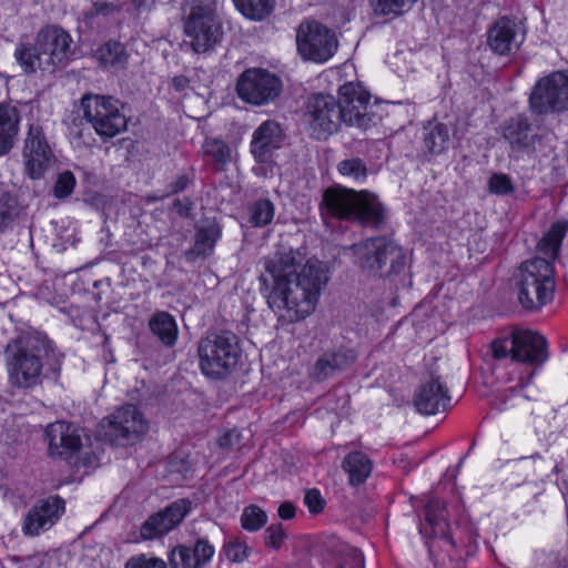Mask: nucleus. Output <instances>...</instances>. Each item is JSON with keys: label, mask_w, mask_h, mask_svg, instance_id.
<instances>
[{"label": "nucleus", "mask_w": 568, "mask_h": 568, "mask_svg": "<svg viewBox=\"0 0 568 568\" xmlns=\"http://www.w3.org/2000/svg\"><path fill=\"white\" fill-rule=\"evenodd\" d=\"M329 280L323 262L301 250L278 252L264 261L261 282L268 307L282 323H296L316 308Z\"/></svg>", "instance_id": "f257e3e1"}, {"label": "nucleus", "mask_w": 568, "mask_h": 568, "mask_svg": "<svg viewBox=\"0 0 568 568\" xmlns=\"http://www.w3.org/2000/svg\"><path fill=\"white\" fill-rule=\"evenodd\" d=\"M338 93V101L328 94H316L310 100L305 122L313 138L327 139L342 122L361 130L373 123L368 112L371 95L362 85L348 82L339 88Z\"/></svg>", "instance_id": "f03ea898"}, {"label": "nucleus", "mask_w": 568, "mask_h": 568, "mask_svg": "<svg viewBox=\"0 0 568 568\" xmlns=\"http://www.w3.org/2000/svg\"><path fill=\"white\" fill-rule=\"evenodd\" d=\"M567 226L555 223L538 243V252L545 257L523 262L514 274V292L519 305L530 312H538L548 305L556 291L555 267Z\"/></svg>", "instance_id": "7ed1b4c3"}, {"label": "nucleus", "mask_w": 568, "mask_h": 568, "mask_svg": "<svg viewBox=\"0 0 568 568\" xmlns=\"http://www.w3.org/2000/svg\"><path fill=\"white\" fill-rule=\"evenodd\" d=\"M55 356L52 342L37 332H26L6 346V369L12 387L30 389L41 383L43 361Z\"/></svg>", "instance_id": "20e7f679"}, {"label": "nucleus", "mask_w": 568, "mask_h": 568, "mask_svg": "<svg viewBox=\"0 0 568 568\" xmlns=\"http://www.w3.org/2000/svg\"><path fill=\"white\" fill-rule=\"evenodd\" d=\"M71 34L59 26L40 29L34 42L21 41L14 49V58L26 73L53 72L63 67L73 54Z\"/></svg>", "instance_id": "39448f33"}, {"label": "nucleus", "mask_w": 568, "mask_h": 568, "mask_svg": "<svg viewBox=\"0 0 568 568\" xmlns=\"http://www.w3.org/2000/svg\"><path fill=\"white\" fill-rule=\"evenodd\" d=\"M355 264L373 276L396 280L404 274L408 255L395 242L384 237L368 239L354 244Z\"/></svg>", "instance_id": "423d86ee"}, {"label": "nucleus", "mask_w": 568, "mask_h": 568, "mask_svg": "<svg viewBox=\"0 0 568 568\" xmlns=\"http://www.w3.org/2000/svg\"><path fill=\"white\" fill-rule=\"evenodd\" d=\"M323 201L328 214L341 220H356L364 225L377 226L384 221V209L377 197L366 191L328 189Z\"/></svg>", "instance_id": "0eeeda50"}, {"label": "nucleus", "mask_w": 568, "mask_h": 568, "mask_svg": "<svg viewBox=\"0 0 568 568\" xmlns=\"http://www.w3.org/2000/svg\"><path fill=\"white\" fill-rule=\"evenodd\" d=\"M240 354L236 335L232 333L212 334L199 343V367L204 376L222 379L234 371Z\"/></svg>", "instance_id": "6e6552de"}, {"label": "nucleus", "mask_w": 568, "mask_h": 568, "mask_svg": "<svg viewBox=\"0 0 568 568\" xmlns=\"http://www.w3.org/2000/svg\"><path fill=\"white\" fill-rule=\"evenodd\" d=\"M491 347L496 358L510 357L528 365H540L548 358L546 338L530 329H515L494 341Z\"/></svg>", "instance_id": "1a4fd4ad"}, {"label": "nucleus", "mask_w": 568, "mask_h": 568, "mask_svg": "<svg viewBox=\"0 0 568 568\" xmlns=\"http://www.w3.org/2000/svg\"><path fill=\"white\" fill-rule=\"evenodd\" d=\"M282 80L275 73L261 68L243 71L236 81L239 98L252 105H266L274 102L281 94Z\"/></svg>", "instance_id": "9d476101"}, {"label": "nucleus", "mask_w": 568, "mask_h": 568, "mask_svg": "<svg viewBox=\"0 0 568 568\" xmlns=\"http://www.w3.org/2000/svg\"><path fill=\"white\" fill-rule=\"evenodd\" d=\"M296 44L304 60L316 63L328 61L338 47L335 33L316 21H305L300 24Z\"/></svg>", "instance_id": "9b49d317"}, {"label": "nucleus", "mask_w": 568, "mask_h": 568, "mask_svg": "<svg viewBox=\"0 0 568 568\" xmlns=\"http://www.w3.org/2000/svg\"><path fill=\"white\" fill-rule=\"evenodd\" d=\"M84 118L101 136L112 138L126 126V118L112 98L87 95L82 100Z\"/></svg>", "instance_id": "f8f14e48"}, {"label": "nucleus", "mask_w": 568, "mask_h": 568, "mask_svg": "<svg viewBox=\"0 0 568 568\" xmlns=\"http://www.w3.org/2000/svg\"><path fill=\"white\" fill-rule=\"evenodd\" d=\"M529 104L538 114L568 110V72L556 71L541 78L532 88Z\"/></svg>", "instance_id": "ddd939ff"}, {"label": "nucleus", "mask_w": 568, "mask_h": 568, "mask_svg": "<svg viewBox=\"0 0 568 568\" xmlns=\"http://www.w3.org/2000/svg\"><path fill=\"white\" fill-rule=\"evenodd\" d=\"M104 436L116 444L133 443L149 428L144 415L134 405H124L101 420Z\"/></svg>", "instance_id": "4468645a"}, {"label": "nucleus", "mask_w": 568, "mask_h": 568, "mask_svg": "<svg viewBox=\"0 0 568 568\" xmlns=\"http://www.w3.org/2000/svg\"><path fill=\"white\" fill-rule=\"evenodd\" d=\"M185 34L195 52L210 50L221 37L220 23L213 10L210 7H194L185 22Z\"/></svg>", "instance_id": "2eb2a0df"}, {"label": "nucleus", "mask_w": 568, "mask_h": 568, "mask_svg": "<svg viewBox=\"0 0 568 568\" xmlns=\"http://www.w3.org/2000/svg\"><path fill=\"white\" fill-rule=\"evenodd\" d=\"M23 158L26 168L32 179L42 176L51 165L53 153L39 125H30L24 141Z\"/></svg>", "instance_id": "dca6fc26"}, {"label": "nucleus", "mask_w": 568, "mask_h": 568, "mask_svg": "<svg viewBox=\"0 0 568 568\" xmlns=\"http://www.w3.org/2000/svg\"><path fill=\"white\" fill-rule=\"evenodd\" d=\"M64 509V501L58 496L39 500L27 513L22 531L29 536H38L50 529L60 519Z\"/></svg>", "instance_id": "f3484780"}, {"label": "nucleus", "mask_w": 568, "mask_h": 568, "mask_svg": "<svg viewBox=\"0 0 568 568\" xmlns=\"http://www.w3.org/2000/svg\"><path fill=\"white\" fill-rule=\"evenodd\" d=\"M450 396L445 383L438 376H429L424 381L414 396L416 409L424 415H435L445 410Z\"/></svg>", "instance_id": "a211bd4d"}, {"label": "nucleus", "mask_w": 568, "mask_h": 568, "mask_svg": "<svg viewBox=\"0 0 568 568\" xmlns=\"http://www.w3.org/2000/svg\"><path fill=\"white\" fill-rule=\"evenodd\" d=\"M191 503L180 499L163 511L151 516L141 527V537L145 540L154 539L168 534L176 527L190 511Z\"/></svg>", "instance_id": "6ab92c4d"}, {"label": "nucleus", "mask_w": 568, "mask_h": 568, "mask_svg": "<svg viewBox=\"0 0 568 568\" xmlns=\"http://www.w3.org/2000/svg\"><path fill=\"white\" fill-rule=\"evenodd\" d=\"M45 436L51 456L68 458L78 453L82 446L79 429L65 422L50 424L45 429Z\"/></svg>", "instance_id": "aec40b11"}, {"label": "nucleus", "mask_w": 568, "mask_h": 568, "mask_svg": "<svg viewBox=\"0 0 568 568\" xmlns=\"http://www.w3.org/2000/svg\"><path fill=\"white\" fill-rule=\"evenodd\" d=\"M282 141V130L275 121L263 122L253 133L251 152L258 163L271 160L274 150L278 149Z\"/></svg>", "instance_id": "412c9836"}, {"label": "nucleus", "mask_w": 568, "mask_h": 568, "mask_svg": "<svg viewBox=\"0 0 568 568\" xmlns=\"http://www.w3.org/2000/svg\"><path fill=\"white\" fill-rule=\"evenodd\" d=\"M523 41L519 26L507 18H501L490 28L488 44L498 54L510 53Z\"/></svg>", "instance_id": "4be33fe9"}, {"label": "nucleus", "mask_w": 568, "mask_h": 568, "mask_svg": "<svg viewBox=\"0 0 568 568\" xmlns=\"http://www.w3.org/2000/svg\"><path fill=\"white\" fill-rule=\"evenodd\" d=\"M503 136L514 151H520L534 144L536 133L528 119L523 114H518L504 123Z\"/></svg>", "instance_id": "5701e85b"}, {"label": "nucleus", "mask_w": 568, "mask_h": 568, "mask_svg": "<svg viewBox=\"0 0 568 568\" xmlns=\"http://www.w3.org/2000/svg\"><path fill=\"white\" fill-rule=\"evenodd\" d=\"M19 124L18 109L9 103H0V156L13 148L19 133Z\"/></svg>", "instance_id": "b1692460"}, {"label": "nucleus", "mask_w": 568, "mask_h": 568, "mask_svg": "<svg viewBox=\"0 0 568 568\" xmlns=\"http://www.w3.org/2000/svg\"><path fill=\"white\" fill-rule=\"evenodd\" d=\"M219 237L220 229L215 223L211 222L200 226L196 230L195 243L191 250L185 252V257L189 261H195L199 257H206L212 253Z\"/></svg>", "instance_id": "393cba45"}, {"label": "nucleus", "mask_w": 568, "mask_h": 568, "mask_svg": "<svg viewBox=\"0 0 568 568\" xmlns=\"http://www.w3.org/2000/svg\"><path fill=\"white\" fill-rule=\"evenodd\" d=\"M342 468L348 475V483L357 486L369 477L373 464L364 453L353 452L344 458Z\"/></svg>", "instance_id": "a878e982"}, {"label": "nucleus", "mask_w": 568, "mask_h": 568, "mask_svg": "<svg viewBox=\"0 0 568 568\" xmlns=\"http://www.w3.org/2000/svg\"><path fill=\"white\" fill-rule=\"evenodd\" d=\"M94 58L100 67L106 70H121L128 63V53L119 42H108L94 51Z\"/></svg>", "instance_id": "bb28decb"}, {"label": "nucleus", "mask_w": 568, "mask_h": 568, "mask_svg": "<svg viewBox=\"0 0 568 568\" xmlns=\"http://www.w3.org/2000/svg\"><path fill=\"white\" fill-rule=\"evenodd\" d=\"M150 329L166 346H173L178 338V326L172 315L159 312L150 320Z\"/></svg>", "instance_id": "cd10ccee"}, {"label": "nucleus", "mask_w": 568, "mask_h": 568, "mask_svg": "<svg viewBox=\"0 0 568 568\" xmlns=\"http://www.w3.org/2000/svg\"><path fill=\"white\" fill-rule=\"evenodd\" d=\"M356 358L353 349H338L334 353H326L318 358L316 369L323 376H327L334 369H342L352 364Z\"/></svg>", "instance_id": "c85d7f7f"}, {"label": "nucleus", "mask_w": 568, "mask_h": 568, "mask_svg": "<svg viewBox=\"0 0 568 568\" xmlns=\"http://www.w3.org/2000/svg\"><path fill=\"white\" fill-rule=\"evenodd\" d=\"M424 135V144L432 154H440L448 149L450 132L444 123L429 124Z\"/></svg>", "instance_id": "c756f323"}, {"label": "nucleus", "mask_w": 568, "mask_h": 568, "mask_svg": "<svg viewBox=\"0 0 568 568\" xmlns=\"http://www.w3.org/2000/svg\"><path fill=\"white\" fill-rule=\"evenodd\" d=\"M236 9L247 19L262 20L274 8V0H233Z\"/></svg>", "instance_id": "7c9ffc66"}, {"label": "nucleus", "mask_w": 568, "mask_h": 568, "mask_svg": "<svg viewBox=\"0 0 568 568\" xmlns=\"http://www.w3.org/2000/svg\"><path fill=\"white\" fill-rule=\"evenodd\" d=\"M426 521L433 527L435 535L444 536L448 530L445 505L437 499L426 506Z\"/></svg>", "instance_id": "2f4dec72"}, {"label": "nucleus", "mask_w": 568, "mask_h": 568, "mask_svg": "<svg viewBox=\"0 0 568 568\" xmlns=\"http://www.w3.org/2000/svg\"><path fill=\"white\" fill-rule=\"evenodd\" d=\"M326 568H364V558L358 549L342 546Z\"/></svg>", "instance_id": "473e14b6"}, {"label": "nucleus", "mask_w": 568, "mask_h": 568, "mask_svg": "<svg viewBox=\"0 0 568 568\" xmlns=\"http://www.w3.org/2000/svg\"><path fill=\"white\" fill-rule=\"evenodd\" d=\"M267 514L257 505H248L243 508L240 523L244 530L255 532L267 523Z\"/></svg>", "instance_id": "72a5a7b5"}, {"label": "nucleus", "mask_w": 568, "mask_h": 568, "mask_svg": "<svg viewBox=\"0 0 568 568\" xmlns=\"http://www.w3.org/2000/svg\"><path fill=\"white\" fill-rule=\"evenodd\" d=\"M250 223L255 227L270 224L275 214L274 204L268 200H258L248 210Z\"/></svg>", "instance_id": "f704fd0d"}, {"label": "nucleus", "mask_w": 568, "mask_h": 568, "mask_svg": "<svg viewBox=\"0 0 568 568\" xmlns=\"http://www.w3.org/2000/svg\"><path fill=\"white\" fill-rule=\"evenodd\" d=\"M417 0H372L373 11L377 16L397 17L408 10Z\"/></svg>", "instance_id": "c9c22d12"}, {"label": "nucleus", "mask_w": 568, "mask_h": 568, "mask_svg": "<svg viewBox=\"0 0 568 568\" xmlns=\"http://www.w3.org/2000/svg\"><path fill=\"white\" fill-rule=\"evenodd\" d=\"M338 172L354 182L363 183L367 176V168L361 159H346L338 163Z\"/></svg>", "instance_id": "e433bc0d"}, {"label": "nucleus", "mask_w": 568, "mask_h": 568, "mask_svg": "<svg viewBox=\"0 0 568 568\" xmlns=\"http://www.w3.org/2000/svg\"><path fill=\"white\" fill-rule=\"evenodd\" d=\"M169 561L172 568H200L199 559L194 558L192 549L185 546L174 548Z\"/></svg>", "instance_id": "4c0bfd02"}, {"label": "nucleus", "mask_w": 568, "mask_h": 568, "mask_svg": "<svg viewBox=\"0 0 568 568\" xmlns=\"http://www.w3.org/2000/svg\"><path fill=\"white\" fill-rule=\"evenodd\" d=\"M203 148L207 155H211L220 163H226L231 160V149L221 140L206 139Z\"/></svg>", "instance_id": "58836bf2"}, {"label": "nucleus", "mask_w": 568, "mask_h": 568, "mask_svg": "<svg viewBox=\"0 0 568 568\" xmlns=\"http://www.w3.org/2000/svg\"><path fill=\"white\" fill-rule=\"evenodd\" d=\"M74 186L75 178L73 173L70 171H63L57 176L53 194L58 199H64L73 192Z\"/></svg>", "instance_id": "ea45409f"}, {"label": "nucleus", "mask_w": 568, "mask_h": 568, "mask_svg": "<svg viewBox=\"0 0 568 568\" xmlns=\"http://www.w3.org/2000/svg\"><path fill=\"white\" fill-rule=\"evenodd\" d=\"M125 568H166V564L161 558L141 554L131 557Z\"/></svg>", "instance_id": "a19ab883"}, {"label": "nucleus", "mask_w": 568, "mask_h": 568, "mask_svg": "<svg viewBox=\"0 0 568 568\" xmlns=\"http://www.w3.org/2000/svg\"><path fill=\"white\" fill-rule=\"evenodd\" d=\"M250 555L248 546L239 539L230 541L225 546V556L229 560L233 562H242L247 559Z\"/></svg>", "instance_id": "79ce46f5"}, {"label": "nucleus", "mask_w": 568, "mask_h": 568, "mask_svg": "<svg viewBox=\"0 0 568 568\" xmlns=\"http://www.w3.org/2000/svg\"><path fill=\"white\" fill-rule=\"evenodd\" d=\"M287 534L282 524L271 525L265 530V545L273 549H280Z\"/></svg>", "instance_id": "37998d69"}, {"label": "nucleus", "mask_w": 568, "mask_h": 568, "mask_svg": "<svg viewBox=\"0 0 568 568\" xmlns=\"http://www.w3.org/2000/svg\"><path fill=\"white\" fill-rule=\"evenodd\" d=\"M120 9V3L100 1L95 2L90 10L84 13V18L90 20L99 16H109Z\"/></svg>", "instance_id": "c03bdc74"}, {"label": "nucleus", "mask_w": 568, "mask_h": 568, "mask_svg": "<svg viewBox=\"0 0 568 568\" xmlns=\"http://www.w3.org/2000/svg\"><path fill=\"white\" fill-rule=\"evenodd\" d=\"M192 552L194 558L199 559V567H201L212 559L215 549L206 540H199L192 549Z\"/></svg>", "instance_id": "a18cd8bd"}, {"label": "nucleus", "mask_w": 568, "mask_h": 568, "mask_svg": "<svg viewBox=\"0 0 568 568\" xmlns=\"http://www.w3.org/2000/svg\"><path fill=\"white\" fill-rule=\"evenodd\" d=\"M510 179L505 174H494L489 180V190L496 194H507L511 191Z\"/></svg>", "instance_id": "49530a36"}, {"label": "nucleus", "mask_w": 568, "mask_h": 568, "mask_svg": "<svg viewBox=\"0 0 568 568\" xmlns=\"http://www.w3.org/2000/svg\"><path fill=\"white\" fill-rule=\"evenodd\" d=\"M304 503L313 514H317L324 508V499L316 489H311L305 493Z\"/></svg>", "instance_id": "de8ad7c7"}, {"label": "nucleus", "mask_w": 568, "mask_h": 568, "mask_svg": "<svg viewBox=\"0 0 568 568\" xmlns=\"http://www.w3.org/2000/svg\"><path fill=\"white\" fill-rule=\"evenodd\" d=\"M239 440H240V434L233 429V430L225 432L219 438V445L223 448H231L235 444H237Z\"/></svg>", "instance_id": "09e8293b"}, {"label": "nucleus", "mask_w": 568, "mask_h": 568, "mask_svg": "<svg viewBox=\"0 0 568 568\" xmlns=\"http://www.w3.org/2000/svg\"><path fill=\"white\" fill-rule=\"evenodd\" d=\"M277 515L283 520H290L295 516V507L292 503L285 501L278 506Z\"/></svg>", "instance_id": "8fccbe9b"}, {"label": "nucleus", "mask_w": 568, "mask_h": 568, "mask_svg": "<svg viewBox=\"0 0 568 568\" xmlns=\"http://www.w3.org/2000/svg\"><path fill=\"white\" fill-rule=\"evenodd\" d=\"M187 184H189V178L186 175H180L176 179V181L172 184L171 193H178V192L185 190Z\"/></svg>", "instance_id": "3c124183"}, {"label": "nucleus", "mask_w": 568, "mask_h": 568, "mask_svg": "<svg viewBox=\"0 0 568 568\" xmlns=\"http://www.w3.org/2000/svg\"><path fill=\"white\" fill-rule=\"evenodd\" d=\"M135 8L139 10H150L153 4L155 3V0H132Z\"/></svg>", "instance_id": "603ef678"}, {"label": "nucleus", "mask_w": 568, "mask_h": 568, "mask_svg": "<svg viewBox=\"0 0 568 568\" xmlns=\"http://www.w3.org/2000/svg\"><path fill=\"white\" fill-rule=\"evenodd\" d=\"M187 79L185 77H175L173 79V85L178 91H182L187 87Z\"/></svg>", "instance_id": "864d4df0"}, {"label": "nucleus", "mask_w": 568, "mask_h": 568, "mask_svg": "<svg viewBox=\"0 0 568 568\" xmlns=\"http://www.w3.org/2000/svg\"><path fill=\"white\" fill-rule=\"evenodd\" d=\"M10 220H11V215L4 210H0V230L6 227L8 225V223L10 222Z\"/></svg>", "instance_id": "5fc2aeb1"}, {"label": "nucleus", "mask_w": 568, "mask_h": 568, "mask_svg": "<svg viewBox=\"0 0 568 568\" xmlns=\"http://www.w3.org/2000/svg\"><path fill=\"white\" fill-rule=\"evenodd\" d=\"M260 170H261V168H258V166L254 168V171L256 172V174H260Z\"/></svg>", "instance_id": "6e6d98bb"}, {"label": "nucleus", "mask_w": 568, "mask_h": 568, "mask_svg": "<svg viewBox=\"0 0 568 568\" xmlns=\"http://www.w3.org/2000/svg\"><path fill=\"white\" fill-rule=\"evenodd\" d=\"M565 568H568V566H567V567H565Z\"/></svg>", "instance_id": "4d7b16f0"}]
</instances>
